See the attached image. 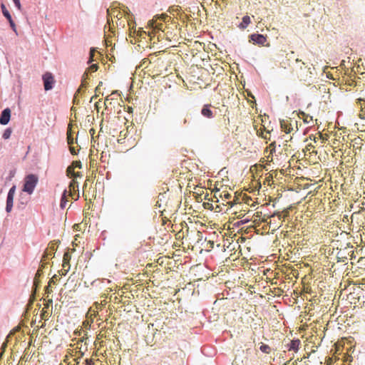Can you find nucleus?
I'll return each mask as SVG.
<instances>
[{
    "label": "nucleus",
    "mask_w": 365,
    "mask_h": 365,
    "mask_svg": "<svg viewBox=\"0 0 365 365\" xmlns=\"http://www.w3.org/2000/svg\"><path fill=\"white\" fill-rule=\"evenodd\" d=\"M303 66H305L304 62L298 64L294 72L299 81L307 82L309 81V78L311 77L312 71L310 68H307V66L303 68Z\"/></svg>",
    "instance_id": "nucleus-1"
},
{
    "label": "nucleus",
    "mask_w": 365,
    "mask_h": 365,
    "mask_svg": "<svg viewBox=\"0 0 365 365\" xmlns=\"http://www.w3.org/2000/svg\"><path fill=\"white\" fill-rule=\"evenodd\" d=\"M38 178L36 175H28L24 179V184L22 190L29 195L32 194L38 183Z\"/></svg>",
    "instance_id": "nucleus-2"
},
{
    "label": "nucleus",
    "mask_w": 365,
    "mask_h": 365,
    "mask_svg": "<svg viewBox=\"0 0 365 365\" xmlns=\"http://www.w3.org/2000/svg\"><path fill=\"white\" fill-rule=\"evenodd\" d=\"M282 130L286 133H291L297 131V122L293 121L290 118L280 120Z\"/></svg>",
    "instance_id": "nucleus-3"
},
{
    "label": "nucleus",
    "mask_w": 365,
    "mask_h": 365,
    "mask_svg": "<svg viewBox=\"0 0 365 365\" xmlns=\"http://www.w3.org/2000/svg\"><path fill=\"white\" fill-rule=\"evenodd\" d=\"M43 86L46 91L52 89L53 85L55 82L53 76L51 73H46L43 76Z\"/></svg>",
    "instance_id": "nucleus-4"
},
{
    "label": "nucleus",
    "mask_w": 365,
    "mask_h": 365,
    "mask_svg": "<svg viewBox=\"0 0 365 365\" xmlns=\"http://www.w3.org/2000/svg\"><path fill=\"white\" fill-rule=\"evenodd\" d=\"M16 192V187L13 186L11 187L8 192L7 199H6V210L7 212H10L13 207L14 197Z\"/></svg>",
    "instance_id": "nucleus-5"
},
{
    "label": "nucleus",
    "mask_w": 365,
    "mask_h": 365,
    "mask_svg": "<svg viewBox=\"0 0 365 365\" xmlns=\"http://www.w3.org/2000/svg\"><path fill=\"white\" fill-rule=\"evenodd\" d=\"M250 41L254 43L264 46L267 41V38L262 34H254L250 36Z\"/></svg>",
    "instance_id": "nucleus-6"
},
{
    "label": "nucleus",
    "mask_w": 365,
    "mask_h": 365,
    "mask_svg": "<svg viewBox=\"0 0 365 365\" xmlns=\"http://www.w3.org/2000/svg\"><path fill=\"white\" fill-rule=\"evenodd\" d=\"M11 118V110L7 108H5L1 113L0 124L6 125L9 123Z\"/></svg>",
    "instance_id": "nucleus-7"
},
{
    "label": "nucleus",
    "mask_w": 365,
    "mask_h": 365,
    "mask_svg": "<svg viewBox=\"0 0 365 365\" xmlns=\"http://www.w3.org/2000/svg\"><path fill=\"white\" fill-rule=\"evenodd\" d=\"M211 108H212L211 104L204 105V106L202 107V108L201 110V114L205 118H212L215 116V115H214V113L212 110Z\"/></svg>",
    "instance_id": "nucleus-8"
},
{
    "label": "nucleus",
    "mask_w": 365,
    "mask_h": 365,
    "mask_svg": "<svg viewBox=\"0 0 365 365\" xmlns=\"http://www.w3.org/2000/svg\"><path fill=\"white\" fill-rule=\"evenodd\" d=\"M107 14L109 17L112 18L113 16L118 19H120L123 16L121 11L118 10L117 7H114L113 6H110V8L107 10Z\"/></svg>",
    "instance_id": "nucleus-9"
},
{
    "label": "nucleus",
    "mask_w": 365,
    "mask_h": 365,
    "mask_svg": "<svg viewBox=\"0 0 365 365\" xmlns=\"http://www.w3.org/2000/svg\"><path fill=\"white\" fill-rule=\"evenodd\" d=\"M276 216H277V218H278L279 220H281V217H282L281 215L279 214V213H276L275 212V213H274V214H272L271 215H264L263 216V217L261 219V221L263 222H266V223L269 224V227H272V218L274 219Z\"/></svg>",
    "instance_id": "nucleus-10"
},
{
    "label": "nucleus",
    "mask_w": 365,
    "mask_h": 365,
    "mask_svg": "<svg viewBox=\"0 0 365 365\" xmlns=\"http://www.w3.org/2000/svg\"><path fill=\"white\" fill-rule=\"evenodd\" d=\"M268 151H269V155L266 156V158H267V160L268 162H272V160H273V159H272V154H273V153H274V152H275V142H273V143H272L271 144H269V147H267V148L265 149V150H264V152H267V153Z\"/></svg>",
    "instance_id": "nucleus-11"
},
{
    "label": "nucleus",
    "mask_w": 365,
    "mask_h": 365,
    "mask_svg": "<svg viewBox=\"0 0 365 365\" xmlns=\"http://www.w3.org/2000/svg\"><path fill=\"white\" fill-rule=\"evenodd\" d=\"M251 23V19L248 15L243 16L242 22L238 25V28L241 30L245 29Z\"/></svg>",
    "instance_id": "nucleus-12"
},
{
    "label": "nucleus",
    "mask_w": 365,
    "mask_h": 365,
    "mask_svg": "<svg viewBox=\"0 0 365 365\" xmlns=\"http://www.w3.org/2000/svg\"><path fill=\"white\" fill-rule=\"evenodd\" d=\"M67 143L69 145H71L74 143V138L73 137V131H72V125L71 123L68 124V130H67Z\"/></svg>",
    "instance_id": "nucleus-13"
},
{
    "label": "nucleus",
    "mask_w": 365,
    "mask_h": 365,
    "mask_svg": "<svg viewBox=\"0 0 365 365\" xmlns=\"http://www.w3.org/2000/svg\"><path fill=\"white\" fill-rule=\"evenodd\" d=\"M301 341L299 339L292 340L289 344V350H293L297 352L299 350Z\"/></svg>",
    "instance_id": "nucleus-14"
},
{
    "label": "nucleus",
    "mask_w": 365,
    "mask_h": 365,
    "mask_svg": "<svg viewBox=\"0 0 365 365\" xmlns=\"http://www.w3.org/2000/svg\"><path fill=\"white\" fill-rule=\"evenodd\" d=\"M49 250H51V251L48 250V249H47L43 256V260H46V258L48 256V255H51L52 253L51 252H53L56 250V243H51L50 244V246H49Z\"/></svg>",
    "instance_id": "nucleus-15"
},
{
    "label": "nucleus",
    "mask_w": 365,
    "mask_h": 365,
    "mask_svg": "<svg viewBox=\"0 0 365 365\" xmlns=\"http://www.w3.org/2000/svg\"><path fill=\"white\" fill-rule=\"evenodd\" d=\"M70 195H71V193L68 194V192L66 190H65L63 191V193L61 199V202H60V206L61 208H64L66 207V203L68 202L67 196Z\"/></svg>",
    "instance_id": "nucleus-16"
},
{
    "label": "nucleus",
    "mask_w": 365,
    "mask_h": 365,
    "mask_svg": "<svg viewBox=\"0 0 365 365\" xmlns=\"http://www.w3.org/2000/svg\"><path fill=\"white\" fill-rule=\"evenodd\" d=\"M300 115H302V118L303 119L304 122L306 123H309L311 121H312V116L306 114L304 112H301Z\"/></svg>",
    "instance_id": "nucleus-17"
},
{
    "label": "nucleus",
    "mask_w": 365,
    "mask_h": 365,
    "mask_svg": "<svg viewBox=\"0 0 365 365\" xmlns=\"http://www.w3.org/2000/svg\"><path fill=\"white\" fill-rule=\"evenodd\" d=\"M1 10H2V13L4 14V16L7 19H10V18H11V16L9 13V11L7 10L6 6L4 4H1Z\"/></svg>",
    "instance_id": "nucleus-18"
},
{
    "label": "nucleus",
    "mask_w": 365,
    "mask_h": 365,
    "mask_svg": "<svg viewBox=\"0 0 365 365\" xmlns=\"http://www.w3.org/2000/svg\"><path fill=\"white\" fill-rule=\"evenodd\" d=\"M259 349L261 351H262L263 353H265V354H269L271 350L270 347L267 344H262L260 346Z\"/></svg>",
    "instance_id": "nucleus-19"
},
{
    "label": "nucleus",
    "mask_w": 365,
    "mask_h": 365,
    "mask_svg": "<svg viewBox=\"0 0 365 365\" xmlns=\"http://www.w3.org/2000/svg\"><path fill=\"white\" fill-rule=\"evenodd\" d=\"M11 135V130L10 128H7L4 130L3 133V138L4 139H9Z\"/></svg>",
    "instance_id": "nucleus-20"
},
{
    "label": "nucleus",
    "mask_w": 365,
    "mask_h": 365,
    "mask_svg": "<svg viewBox=\"0 0 365 365\" xmlns=\"http://www.w3.org/2000/svg\"><path fill=\"white\" fill-rule=\"evenodd\" d=\"M220 197H225V199H230L232 195L231 194H230L227 191H223L221 195H220Z\"/></svg>",
    "instance_id": "nucleus-21"
},
{
    "label": "nucleus",
    "mask_w": 365,
    "mask_h": 365,
    "mask_svg": "<svg viewBox=\"0 0 365 365\" xmlns=\"http://www.w3.org/2000/svg\"><path fill=\"white\" fill-rule=\"evenodd\" d=\"M272 230H274L276 229H278L281 224L279 222H277L275 220H272Z\"/></svg>",
    "instance_id": "nucleus-22"
},
{
    "label": "nucleus",
    "mask_w": 365,
    "mask_h": 365,
    "mask_svg": "<svg viewBox=\"0 0 365 365\" xmlns=\"http://www.w3.org/2000/svg\"><path fill=\"white\" fill-rule=\"evenodd\" d=\"M74 168L73 166H69L67 168V174L68 176L72 177L73 173H74Z\"/></svg>",
    "instance_id": "nucleus-23"
},
{
    "label": "nucleus",
    "mask_w": 365,
    "mask_h": 365,
    "mask_svg": "<svg viewBox=\"0 0 365 365\" xmlns=\"http://www.w3.org/2000/svg\"><path fill=\"white\" fill-rule=\"evenodd\" d=\"M15 6L17 7L19 10H21V4L20 0H13Z\"/></svg>",
    "instance_id": "nucleus-24"
},
{
    "label": "nucleus",
    "mask_w": 365,
    "mask_h": 365,
    "mask_svg": "<svg viewBox=\"0 0 365 365\" xmlns=\"http://www.w3.org/2000/svg\"><path fill=\"white\" fill-rule=\"evenodd\" d=\"M357 103H359L360 105L361 108H363V107L365 108V100H364L362 98H358Z\"/></svg>",
    "instance_id": "nucleus-25"
},
{
    "label": "nucleus",
    "mask_w": 365,
    "mask_h": 365,
    "mask_svg": "<svg viewBox=\"0 0 365 365\" xmlns=\"http://www.w3.org/2000/svg\"><path fill=\"white\" fill-rule=\"evenodd\" d=\"M113 100V98H110V96H108L105 99V105L106 107H108V104H111V101Z\"/></svg>",
    "instance_id": "nucleus-26"
},
{
    "label": "nucleus",
    "mask_w": 365,
    "mask_h": 365,
    "mask_svg": "<svg viewBox=\"0 0 365 365\" xmlns=\"http://www.w3.org/2000/svg\"><path fill=\"white\" fill-rule=\"evenodd\" d=\"M7 20L9 21V24H10L11 27L13 29V30H14V31H16V25H15V24H14V21L12 20V18H10V19H7Z\"/></svg>",
    "instance_id": "nucleus-27"
},
{
    "label": "nucleus",
    "mask_w": 365,
    "mask_h": 365,
    "mask_svg": "<svg viewBox=\"0 0 365 365\" xmlns=\"http://www.w3.org/2000/svg\"><path fill=\"white\" fill-rule=\"evenodd\" d=\"M77 183V182L75 180H73L71 182H70V185H69V189L70 190H71L72 189L74 190L75 189V186H76V184Z\"/></svg>",
    "instance_id": "nucleus-28"
},
{
    "label": "nucleus",
    "mask_w": 365,
    "mask_h": 365,
    "mask_svg": "<svg viewBox=\"0 0 365 365\" xmlns=\"http://www.w3.org/2000/svg\"><path fill=\"white\" fill-rule=\"evenodd\" d=\"M98 65L97 64H93L89 67V70L92 72H95L98 70Z\"/></svg>",
    "instance_id": "nucleus-29"
},
{
    "label": "nucleus",
    "mask_w": 365,
    "mask_h": 365,
    "mask_svg": "<svg viewBox=\"0 0 365 365\" xmlns=\"http://www.w3.org/2000/svg\"><path fill=\"white\" fill-rule=\"evenodd\" d=\"M73 168L76 167V168H81V163L80 161H75L72 163V165Z\"/></svg>",
    "instance_id": "nucleus-30"
},
{
    "label": "nucleus",
    "mask_w": 365,
    "mask_h": 365,
    "mask_svg": "<svg viewBox=\"0 0 365 365\" xmlns=\"http://www.w3.org/2000/svg\"><path fill=\"white\" fill-rule=\"evenodd\" d=\"M69 150H70V152L71 153V154H73V155H76L77 153L76 151L75 148L73 147L72 145H70Z\"/></svg>",
    "instance_id": "nucleus-31"
},
{
    "label": "nucleus",
    "mask_w": 365,
    "mask_h": 365,
    "mask_svg": "<svg viewBox=\"0 0 365 365\" xmlns=\"http://www.w3.org/2000/svg\"><path fill=\"white\" fill-rule=\"evenodd\" d=\"M85 364L86 365H93V361L92 359H86Z\"/></svg>",
    "instance_id": "nucleus-32"
},
{
    "label": "nucleus",
    "mask_w": 365,
    "mask_h": 365,
    "mask_svg": "<svg viewBox=\"0 0 365 365\" xmlns=\"http://www.w3.org/2000/svg\"><path fill=\"white\" fill-rule=\"evenodd\" d=\"M94 306L96 307V309H101L102 308V304H99L98 302H96L94 304Z\"/></svg>",
    "instance_id": "nucleus-33"
},
{
    "label": "nucleus",
    "mask_w": 365,
    "mask_h": 365,
    "mask_svg": "<svg viewBox=\"0 0 365 365\" xmlns=\"http://www.w3.org/2000/svg\"><path fill=\"white\" fill-rule=\"evenodd\" d=\"M237 200H238V199H237V198H236V199H235L233 201H230V202H228L227 203H228L229 205H230V206L232 207V206H233L235 204H236V203H237V202H236Z\"/></svg>",
    "instance_id": "nucleus-34"
},
{
    "label": "nucleus",
    "mask_w": 365,
    "mask_h": 365,
    "mask_svg": "<svg viewBox=\"0 0 365 365\" xmlns=\"http://www.w3.org/2000/svg\"><path fill=\"white\" fill-rule=\"evenodd\" d=\"M48 314H46V312H43L42 314H41V318L43 319H46V317H48Z\"/></svg>",
    "instance_id": "nucleus-35"
},
{
    "label": "nucleus",
    "mask_w": 365,
    "mask_h": 365,
    "mask_svg": "<svg viewBox=\"0 0 365 365\" xmlns=\"http://www.w3.org/2000/svg\"><path fill=\"white\" fill-rule=\"evenodd\" d=\"M81 175H80V173L78 172V173H76L74 172L72 177L73 178H77V177H81Z\"/></svg>",
    "instance_id": "nucleus-36"
},
{
    "label": "nucleus",
    "mask_w": 365,
    "mask_h": 365,
    "mask_svg": "<svg viewBox=\"0 0 365 365\" xmlns=\"http://www.w3.org/2000/svg\"><path fill=\"white\" fill-rule=\"evenodd\" d=\"M90 133H91V136H92V138L93 139V135L95 133V130L93 128H91L90 130Z\"/></svg>",
    "instance_id": "nucleus-37"
},
{
    "label": "nucleus",
    "mask_w": 365,
    "mask_h": 365,
    "mask_svg": "<svg viewBox=\"0 0 365 365\" xmlns=\"http://www.w3.org/2000/svg\"><path fill=\"white\" fill-rule=\"evenodd\" d=\"M95 52V50L94 49H91V51H90V55H91V59H92L93 56V53Z\"/></svg>",
    "instance_id": "nucleus-38"
},
{
    "label": "nucleus",
    "mask_w": 365,
    "mask_h": 365,
    "mask_svg": "<svg viewBox=\"0 0 365 365\" xmlns=\"http://www.w3.org/2000/svg\"><path fill=\"white\" fill-rule=\"evenodd\" d=\"M125 134H126L125 133H123V131H121V132L120 133V136H122V135L125 136Z\"/></svg>",
    "instance_id": "nucleus-39"
},
{
    "label": "nucleus",
    "mask_w": 365,
    "mask_h": 365,
    "mask_svg": "<svg viewBox=\"0 0 365 365\" xmlns=\"http://www.w3.org/2000/svg\"><path fill=\"white\" fill-rule=\"evenodd\" d=\"M68 257V254H67V253H66V254L64 255V256H63V260H64V261H66V257Z\"/></svg>",
    "instance_id": "nucleus-40"
},
{
    "label": "nucleus",
    "mask_w": 365,
    "mask_h": 365,
    "mask_svg": "<svg viewBox=\"0 0 365 365\" xmlns=\"http://www.w3.org/2000/svg\"><path fill=\"white\" fill-rule=\"evenodd\" d=\"M97 312H98V311L93 310V315L96 316ZM91 314L93 315V314Z\"/></svg>",
    "instance_id": "nucleus-41"
},
{
    "label": "nucleus",
    "mask_w": 365,
    "mask_h": 365,
    "mask_svg": "<svg viewBox=\"0 0 365 365\" xmlns=\"http://www.w3.org/2000/svg\"><path fill=\"white\" fill-rule=\"evenodd\" d=\"M150 24H151V26H153V27H154V26L157 27V26H154V23H153V21H152V22H150Z\"/></svg>",
    "instance_id": "nucleus-42"
},
{
    "label": "nucleus",
    "mask_w": 365,
    "mask_h": 365,
    "mask_svg": "<svg viewBox=\"0 0 365 365\" xmlns=\"http://www.w3.org/2000/svg\"><path fill=\"white\" fill-rule=\"evenodd\" d=\"M296 62L298 63L301 62V61H300V60H299L298 58H297V59H296Z\"/></svg>",
    "instance_id": "nucleus-43"
},
{
    "label": "nucleus",
    "mask_w": 365,
    "mask_h": 365,
    "mask_svg": "<svg viewBox=\"0 0 365 365\" xmlns=\"http://www.w3.org/2000/svg\"><path fill=\"white\" fill-rule=\"evenodd\" d=\"M187 119H184V123L185 124V123H187Z\"/></svg>",
    "instance_id": "nucleus-44"
},
{
    "label": "nucleus",
    "mask_w": 365,
    "mask_h": 365,
    "mask_svg": "<svg viewBox=\"0 0 365 365\" xmlns=\"http://www.w3.org/2000/svg\"><path fill=\"white\" fill-rule=\"evenodd\" d=\"M262 138H265V139H266V138H267V135H262Z\"/></svg>",
    "instance_id": "nucleus-45"
},
{
    "label": "nucleus",
    "mask_w": 365,
    "mask_h": 365,
    "mask_svg": "<svg viewBox=\"0 0 365 365\" xmlns=\"http://www.w3.org/2000/svg\"><path fill=\"white\" fill-rule=\"evenodd\" d=\"M259 212H257V217H259Z\"/></svg>",
    "instance_id": "nucleus-46"
}]
</instances>
